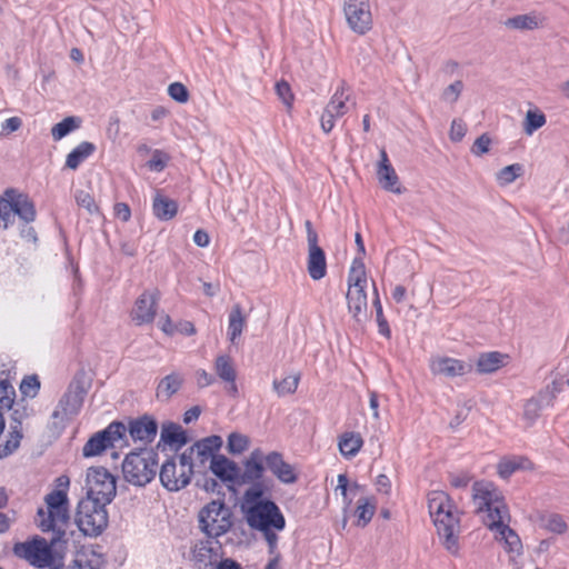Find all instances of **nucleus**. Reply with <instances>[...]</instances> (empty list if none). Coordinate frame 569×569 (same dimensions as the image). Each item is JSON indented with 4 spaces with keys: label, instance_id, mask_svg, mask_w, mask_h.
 I'll return each mask as SVG.
<instances>
[{
    "label": "nucleus",
    "instance_id": "1",
    "mask_svg": "<svg viewBox=\"0 0 569 569\" xmlns=\"http://www.w3.org/2000/svg\"><path fill=\"white\" fill-rule=\"evenodd\" d=\"M47 510L39 508L37 522L43 532L52 531V543L63 540L69 523L68 497L63 490H53L44 498Z\"/></svg>",
    "mask_w": 569,
    "mask_h": 569
},
{
    "label": "nucleus",
    "instance_id": "2",
    "mask_svg": "<svg viewBox=\"0 0 569 569\" xmlns=\"http://www.w3.org/2000/svg\"><path fill=\"white\" fill-rule=\"evenodd\" d=\"M472 499L477 512H487L483 522L487 527L501 519H510L509 510L497 487L489 481H477L472 486Z\"/></svg>",
    "mask_w": 569,
    "mask_h": 569
},
{
    "label": "nucleus",
    "instance_id": "3",
    "mask_svg": "<svg viewBox=\"0 0 569 569\" xmlns=\"http://www.w3.org/2000/svg\"><path fill=\"white\" fill-rule=\"evenodd\" d=\"M366 286L367 276L365 263L361 257H356L348 274V291L346 298L348 310L359 325L366 322L369 318L368 299L365 290Z\"/></svg>",
    "mask_w": 569,
    "mask_h": 569
},
{
    "label": "nucleus",
    "instance_id": "4",
    "mask_svg": "<svg viewBox=\"0 0 569 569\" xmlns=\"http://www.w3.org/2000/svg\"><path fill=\"white\" fill-rule=\"evenodd\" d=\"M157 467L158 453L152 449H141L126 456L122 472L128 482L143 487L156 477Z\"/></svg>",
    "mask_w": 569,
    "mask_h": 569
},
{
    "label": "nucleus",
    "instance_id": "5",
    "mask_svg": "<svg viewBox=\"0 0 569 569\" xmlns=\"http://www.w3.org/2000/svg\"><path fill=\"white\" fill-rule=\"evenodd\" d=\"M109 502L83 498L78 503L76 523L78 528L89 537H98L108 526V512L106 506Z\"/></svg>",
    "mask_w": 569,
    "mask_h": 569
},
{
    "label": "nucleus",
    "instance_id": "6",
    "mask_svg": "<svg viewBox=\"0 0 569 569\" xmlns=\"http://www.w3.org/2000/svg\"><path fill=\"white\" fill-rule=\"evenodd\" d=\"M247 525L258 531L276 529L282 531L286 519L278 505L271 499L250 507H241Z\"/></svg>",
    "mask_w": 569,
    "mask_h": 569
},
{
    "label": "nucleus",
    "instance_id": "7",
    "mask_svg": "<svg viewBox=\"0 0 569 569\" xmlns=\"http://www.w3.org/2000/svg\"><path fill=\"white\" fill-rule=\"evenodd\" d=\"M231 510L222 500H212L199 511V528L208 538H218L232 526Z\"/></svg>",
    "mask_w": 569,
    "mask_h": 569
},
{
    "label": "nucleus",
    "instance_id": "8",
    "mask_svg": "<svg viewBox=\"0 0 569 569\" xmlns=\"http://www.w3.org/2000/svg\"><path fill=\"white\" fill-rule=\"evenodd\" d=\"M123 443H127L126 425L121 421H113L86 442L82 453L84 457H94L109 447H121Z\"/></svg>",
    "mask_w": 569,
    "mask_h": 569
},
{
    "label": "nucleus",
    "instance_id": "9",
    "mask_svg": "<svg viewBox=\"0 0 569 569\" xmlns=\"http://www.w3.org/2000/svg\"><path fill=\"white\" fill-rule=\"evenodd\" d=\"M86 395L87 387L83 376H76L53 410L52 419L62 421L64 418L77 416L83 405Z\"/></svg>",
    "mask_w": 569,
    "mask_h": 569
},
{
    "label": "nucleus",
    "instance_id": "10",
    "mask_svg": "<svg viewBox=\"0 0 569 569\" xmlns=\"http://www.w3.org/2000/svg\"><path fill=\"white\" fill-rule=\"evenodd\" d=\"M86 482V498L111 502L116 497V478L103 467L89 468Z\"/></svg>",
    "mask_w": 569,
    "mask_h": 569
},
{
    "label": "nucleus",
    "instance_id": "11",
    "mask_svg": "<svg viewBox=\"0 0 569 569\" xmlns=\"http://www.w3.org/2000/svg\"><path fill=\"white\" fill-rule=\"evenodd\" d=\"M193 472L190 465H183L180 455L178 458L168 459L161 466L159 477L166 489L178 491L190 483Z\"/></svg>",
    "mask_w": 569,
    "mask_h": 569
},
{
    "label": "nucleus",
    "instance_id": "12",
    "mask_svg": "<svg viewBox=\"0 0 569 569\" xmlns=\"http://www.w3.org/2000/svg\"><path fill=\"white\" fill-rule=\"evenodd\" d=\"M222 447V438L220 436H209L197 441L181 453L183 465H190L194 468H203L208 461L211 462L212 457Z\"/></svg>",
    "mask_w": 569,
    "mask_h": 569
},
{
    "label": "nucleus",
    "instance_id": "13",
    "mask_svg": "<svg viewBox=\"0 0 569 569\" xmlns=\"http://www.w3.org/2000/svg\"><path fill=\"white\" fill-rule=\"evenodd\" d=\"M343 12L348 26L356 33L365 34L372 28L369 0H343Z\"/></svg>",
    "mask_w": 569,
    "mask_h": 569
},
{
    "label": "nucleus",
    "instance_id": "14",
    "mask_svg": "<svg viewBox=\"0 0 569 569\" xmlns=\"http://www.w3.org/2000/svg\"><path fill=\"white\" fill-rule=\"evenodd\" d=\"M56 545L57 543H52V540L49 545L46 539L40 538L17 545L14 551L17 555L27 559L32 566L38 568H46L53 563V553L51 547Z\"/></svg>",
    "mask_w": 569,
    "mask_h": 569
},
{
    "label": "nucleus",
    "instance_id": "15",
    "mask_svg": "<svg viewBox=\"0 0 569 569\" xmlns=\"http://www.w3.org/2000/svg\"><path fill=\"white\" fill-rule=\"evenodd\" d=\"M432 520L446 549L450 552H456L458 550L456 532L459 528V517L455 513L453 509H446L445 513L436 516Z\"/></svg>",
    "mask_w": 569,
    "mask_h": 569
},
{
    "label": "nucleus",
    "instance_id": "16",
    "mask_svg": "<svg viewBox=\"0 0 569 569\" xmlns=\"http://www.w3.org/2000/svg\"><path fill=\"white\" fill-rule=\"evenodd\" d=\"M266 470H268L267 455L260 448H257L244 460L243 471L240 470L239 483L271 480L270 478H264Z\"/></svg>",
    "mask_w": 569,
    "mask_h": 569
},
{
    "label": "nucleus",
    "instance_id": "17",
    "mask_svg": "<svg viewBox=\"0 0 569 569\" xmlns=\"http://www.w3.org/2000/svg\"><path fill=\"white\" fill-rule=\"evenodd\" d=\"M127 432L133 441L150 443L157 436L158 423L151 416L144 415L129 421Z\"/></svg>",
    "mask_w": 569,
    "mask_h": 569
},
{
    "label": "nucleus",
    "instance_id": "18",
    "mask_svg": "<svg viewBox=\"0 0 569 569\" xmlns=\"http://www.w3.org/2000/svg\"><path fill=\"white\" fill-rule=\"evenodd\" d=\"M267 469L284 485H292L298 480L295 467L287 462L279 451L267 453Z\"/></svg>",
    "mask_w": 569,
    "mask_h": 569
},
{
    "label": "nucleus",
    "instance_id": "19",
    "mask_svg": "<svg viewBox=\"0 0 569 569\" xmlns=\"http://www.w3.org/2000/svg\"><path fill=\"white\" fill-rule=\"evenodd\" d=\"M158 299V291L143 292L136 301L131 312L132 320L139 326L152 322L156 316Z\"/></svg>",
    "mask_w": 569,
    "mask_h": 569
},
{
    "label": "nucleus",
    "instance_id": "20",
    "mask_svg": "<svg viewBox=\"0 0 569 569\" xmlns=\"http://www.w3.org/2000/svg\"><path fill=\"white\" fill-rule=\"evenodd\" d=\"M377 177L381 187L393 193H401L402 189L399 184V178L390 163L385 149L380 150V160L377 168Z\"/></svg>",
    "mask_w": 569,
    "mask_h": 569
},
{
    "label": "nucleus",
    "instance_id": "21",
    "mask_svg": "<svg viewBox=\"0 0 569 569\" xmlns=\"http://www.w3.org/2000/svg\"><path fill=\"white\" fill-rule=\"evenodd\" d=\"M212 473L223 482L239 483L240 467L223 455L212 457L210 463Z\"/></svg>",
    "mask_w": 569,
    "mask_h": 569
},
{
    "label": "nucleus",
    "instance_id": "22",
    "mask_svg": "<svg viewBox=\"0 0 569 569\" xmlns=\"http://www.w3.org/2000/svg\"><path fill=\"white\" fill-rule=\"evenodd\" d=\"M431 370L436 375L453 378L469 373L472 370V366L458 359L443 357L437 358L431 362Z\"/></svg>",
    "mask_w": 569,
    "mask_h": 569
},
{
    "label": "nucleus",
    "instance_id": "23",
    "mask_svg": "<svg viewBox=\"0 0 569 569\" xmlns=\"http://www.w3.org/2000/svg\"><path fill=\"white\" fill-rule=\"evenodd\" d=\"M192 560L198 569H206L213 566L218 560V553L212 547V541L199 540L191 550Z\"/></svg>",
    "mask_w": 569,
    "mask_h": 569
},
{
    "label": "nucleus",
    "instance_id": "24",
    "mask_svg": "<svg viewBox=\"0 0 569 569\" xmlns=\"http://www.w3.org/2000/svg\"><path fill=\"white\" fill-rule=\"evenodd\" d=\"M308 272L311 279L320 280L327 273L326 253L322 248L316 244L308 246Z\"/></svg>",
    "mask_w": 569,
    "mask_h": 569
},
{
    "label": "nucleus",
    "instance_id": "25",
    "mask_svg": "<svg viewBox=\"0 0 569 569\" xmlns=\"http://www.w3.org/2000/svg\"><path fill=\"white\" fill-rule=\"evenodd\" d=\"M183 382L184 377L180 372L173 371L164 376L157 386V398L161 401L170 400L181 389Z\"/></svg>",
    "mask_w": 569,
    "mask_h": 569
},
{
    "label": "nucleus",
    "instance_id": "26",
    "mask_svg": "<svg viewBox=\"0 0 569 569\" xmlns=\"http://www.w3.org/2000/svg\"><path fill=\"white\" fill-rule=\"evenodd\" d=\"M251 486L243 493L242 507H250L256 503L264 502L263 496L270 493L273 481L261 480L256 482H249Z\"/></svg>",
    "mask_w": 569,
    "mask_h": 569
},
{
    "label": "nucleus",
    "instance_id": "27",
    "mask_svg": "<svg viewBox=\"0 0 569 569\" xmlns=\"http://www.w3.org/2000/svg\"><path fill=\"white\" fill-rule=\"evenodd\" d=\"M506 520L507 519H501L497 525H491L488 528L496 530L500 538L505 540L506 548L509 552L520 555L522 549L521 540L516 531L505 523Z\"/></svg>",
    "mask_w": 569,
    "mask_h": 569
},
{
    "label": "nucleus",
    "instance_id": "28",
    "mask_svg": "<svg viewBox=\"0 0 569 569\" xmlns=\"http://www.w3.org/2000/svg\"><path fill=\"white\" fill-rule=\"evenodd\" d=\"M13 217L18 216L24 222H32L36 219V208L33 202L24 193L14 189Z\"/></svg>",
    "mask_w": 569,
    "mask_h": 569
},
{
    "label": "nucleus",
    "instance_id": "29",
    "mask_svg": "<svg viewBox=\"0 0 569 569\" xmlns=\"http://www.w3.org/2000/svg\"><path fill=\"white\" fill-rule=\"evenodd\" d=\"M542 19L539 14L531 12L527 14H518L511 18H508L505 21V26L509 29L529 31L535 30L540 27Z\"/></svg>",
    "mask_w": 569,
    "mask_h": 569
},
{
    "label": "nucleus",
    "instance_id": "30",
    "mask_svg": "<svg viewBox=\"0 0 569 569\" xmlns=\"http://www.w3.org/2000/svg\"><path fill=\"white\" fill-rule=\"evenodd\" d=\"M532 468L531 461L526 457H511L501 459L498 463V473L507 479L518 470H529Z\"/></svg>",
    "mask_w": 569,
    "mask_h": 569
},
{
    "label": "nucleus",
    "instance_id": "31",
    "mask_svg": "<svg viewBox=\"0 0 569 569\" xmlns=\"http://www.w3.org/2000/svg\"><path fill=\"white\" fill-rule=\"evenodd\" d=\"M161 440L170 446L177 445V449L188 443V436L180 425L168 422L162 426Z\"/></svg>",
    "mask_w": 569,
    "mask_h": 569
},
{
    "label": "nucleus",
    "instance_id": "32",
    "mask_svg": "<svg viewBox=\"0 0 569 569\" xmlns=\"http://www.w3.org/2000/svg\"><path fill=\"white\" fill-rule=\"evenodd\" d=\"M152 208L154 216L164 221L172 219L178 211L177 202L159 192L153 198Z\"/></svg>",
    "mask_w": 569,
    "mask_h": 569
},
{
    "label": "nucleus",
    "instance_id": "33",
    "mask_svg": "<svg viewBox=\"0 0 569 569\" xmlns=\"http://www.w3.org/2000/svg\"><path fill=\"white\" fill-rule=\"evenodd\" d=\"M506 356L498 352H485L481 353L477 360V372L478 373H492L503 366Z\"/></svg>",
    "mask_w": 569,
    "mask_h": 569
},
{
    "label": "nucleus",
    "instance_id": "34",
    "mask_svg": "<svg viewBox=\"0 0 569 569\" xmlns=\"http://www.w3.org/2000/svg\"><path fill=\"white\" fill-rule=\"evenodd\" d=\"M94 151L96 146L92 142H81L67 156L66 167L71 170H77L79 166L86 159H88Z\"/></svg>",
    "mask_w": 569,
    "mask_h": 569
},
{
    "label": "nucleus",
    "instance_id": "35",
    "mask_svg": "<svg viewBox=\"0 0 569 569\" xmlns=\"http://www.w3.org/2000/svg\"><path fill=\"white\" fill-rule=\"evenodd\" d=\"M428 508L431 518L445 513L446 509L452 510L453 505L450 497L443 491H432L428 496Z\"/></svg>",
    "mask_w": 569,
    "mask_h": 569
},
{
    "label": "nucleus",
    "instance_id": "36",
    "mask_svg": "<svg viewBox=\"0 0 569 569\" xmlns=\"http://www.w3.org/2000/svg\"><path fill=\"white\" fill-rule=\"evenodd\" d=\"M363 445V440L359 433L345 432L339 440V450L347 458L355 457Z\"/></svg>",
    "mask_w": 569,
    "mask_h": 569
},
{
    "label": "nucleus",
    "instance_id": "37",
    "mask_svg": "<svg viewBox=\"0 0 569 569\" xmlns=\"http://www.w3.org/2000/svg\"><path fill=\"white\" fill-rule=\"evenodd\" d=\"M214 371L217 376L224 382H234L237 372L232 360L227 355H220L214 361Z\"/></svg>",
    "mask_w": 569,
    "mask_h": 569
},
{
    "label": "nucleus",
    "instance_id": "38",
    "mask_svg": "<svg viewBox=\"0 0 569 569\" xmlns=\"http://www.w3.org/2000/svg\"><path fill=\"white\" fill-rule=\"evenodd\" d=\"M349 94L345 91V88H338L337 91L331 97L330 101L326 106L328 110H330L338 118L342 117L349 111Z\"/></svg>",
    "mask_w": 569,
    "mask_h": 569
},
{
    "label": "nucleus",
    "instance_id": "39",
    "mask_svg": "<svg viewBox=\"0 0 569 569\" xmlns=\"http://www.w3.org/2000/svg\"><path fill=\"white\" fill-rule=\"evenodd\" d=\"M13 196L14 189L9 188L4 191L3 196L0 197V221L4 229L13 221Z\"/></svg>",
    "mask_w": 569,
    "mask_h": 569
},
{
    "label": "nucleus",
    "instance_id": "40",
    "mask_svg": "<svg viewBox=\"0 0 569 569\" xmlns=\"http://www.w3.org/2000/svg\"><path fill=\"white\" fill-rule=\"evenodd\" d=\"M244 323L246 320L242 316L241 308L237 305L229 313L228 336L232 343H234L236 339L242 333Z\"/></svg>",
    "mask_w": 569,
    "mask_h": 569
},
{
    "label": "nucleus",
    "instance_id": "41",
    "mask_svg": "<svg viewBox=\"0 0 569 569\" xmlns=\"http://www.w3.org/2000/svg\"><path fill=\"white\" fill-rule=\"evenodd\" d=\"M81 126V119L78 117H67L62 121L54 124L51 129V134L54 141H59L68 136L73 130Z\"/></svg>",
    "mask_w": 569,
    "mask_h": 569
},
{
    "label": "nucleus",
    "instance_id": "42",
    "mask_svg": "<svg viewBox=\"0 0 569 569\" xmlns=\"http://www.w3.org/2000/svg\"><path fill=\"white\" fill-rule=\"evenodd\" d=\"M553 397L555 396H551L549 398L539 396L538 398H532L528 400L525 405L523 410L525 419L532 423L539 417L540 410L543 407V401L546 400V405H551Z\"/></svg>",
    "mask_w": 569,
    "mask_h": 569
},
{
    "label": "nucleus",
    "instance_id": "43",
    "mask_svg": "<svg viewBox=\"0 0 569 569\" xmlns=\"http://www.w3.org/2000/svg\"><path fill=\"white\" fill-rule=\"evenodd\" d=\"M546 116L539 110H528L523 122V131L531 136L536 130L546 124Z\"/></svg>",
    "mask_w": 569,
    "mask_h": 569
},
{
    "label": "nucleus",
    "instance_id": "44",
    "mask_svg": "<svg viewBox=\"0 0 569 569\" xmlns=\"http://www.w3.org/2000/svg\"><path fill=\"white\" fill-rule=\"evenodd\" d=\"M22 427L20 426H10V431L8 439L2 448H0V457H6L11 455L16 449L19 448L20 441L22 439Z\"/></svg>",
    "mask_w": 569,
    "mask_h": 569
},
{
    "label": "nucleus",
    "instance_id": "45",
    "mask_svg": "<svg viewBox=\"0 0 569 569\" xmlns=\"http://www.w3.org/2000/svg\"><path fill=\"white\" fill-rule=\"evenodd\" d=\"M249 438L242 433L232 432L228 437L227 449L231 455H240L249 447Z\"/></svg>",
    "mask_w": 569,
    "mask_h": 569
},
{
    "label": "nucleus",
    "instance_id": "46",
    "mask_svg": "<svg viewBox=\"0 0 569 569\" xmlns=\"http://www.w3.org/2000/svg\"><path fill=\"white\" fill-rule=\"evenodd\" d=\"M373 513L375 506L369 503L368 499L361 498L358 500L356 516L358 518L357 525L359 527H365L372 519Z\"/></svg>",
    "mask_w": 569,
    "mask_h": 569
},
{
    "label": "nucleus",
    "instance_id": "47",
    "mask_svg": "<svg viewBox=\"0 0 569 569\" xmlns=\"http://www.w3.org/2000/svg\"><path fill=\"white\" fill-rule=\"evenodd\" d=\"M523 172V167L520 163H513L502 168L497 173V179L500 184H509L513 182Z\"/></svg>",
    "mask_w": 569,
    "mask_h": 569
},
{
    "label": "nucleus",
    "instance_id": "48",
    "mask_svg": "<svg viewBox=\"0 0 569 569\" xmlns=\"http://www.w3.org/2000/svg\"><path fill=\"white\" fill-rule=\"evenodd\" d=\"M16 398V390L8 380L0 381V410L12 409Z\"/></svg>",
    "mask_w": 569,
    "mask_h": 569
},
{
    "label": "nucleus",
    "instance_id": "49",
    "mask_svg": "<svg viewBox=\"0 0 569 569\" xmlns=\"http://www.w3.org/2000/svg\"><path fill=\"white\" fill-rule=\"evenodd\" d=\"M299 380V376H288L283 378L281 381L274 380L273 388L279 396L290 395L297 390Z\"/></svg>",
    "mask_w": 569,
    "mask_h": 569
},
{
    "label": "nucleus",
    "instance_id": "50",
    "mask_svg": "<svg viewBox=\"0 0 569 569\" xmlns=\"http://www.w3.org/2000/svg\"><path fill=\"white\" fill-rule=\"evenodd\" d=\"M373 288H375V293H376V298L373 299V307L376 309V316H377V322H378V327H379V332L389 338L390 337V328L388 326V321L386 320L385 316H383V310H382V306H381V302H380V299H379V295H378V291H377V288H376V284L373 283Z\"/></svg>",
    "mask_w": 569,
    "mask_h": 569
},
{
    "label": "nucleus",
    "instance_id": "51",
    "mask_svg": "<svg viewBox=\"0 0 569 569\" xmlns=\"http://www.w3.org/2000/svg\"><path fill=\"white\" fill-rule=\"evenodd\" d=\"M76 202L79 207L86 209L88 211L89 214H98L99 213V208L93 199V197L83 191V190H78L76 192Z\"/></svg>",
    "mask_w": 569,
    "mask_h": 569
},
{
    "label": "nucleus",
    "instance_id": "52",
    "mask_svg": "<svg viewBox=\"0 0 569 569\" xmlns=\"http://www.w3.org/2000/svg\"><path fill=\"white\" fill-rule=\"evenodd\" d=\"M545 528L553 533L562 535L567 531L568 526L558 513H551L545 518Z\"/></svg>",
    "mask_w": 569,
    "mask_h": 569
},
{
    "label": "nucleus",
    "instance_id": "53",
    "mask_svg": "<svg viewBox=\"0 0 569 569\" xmlns=\"http://www.w3.org/2000/svg\"><path fill=\"white\" fill-rule=\"evenodd\" d=\"M40 389V381L37 376L23 378L20 385V391L23 396L34 398Z\"/></svg>",
    "mask_w": 569,
    "mask_h": 569
},
{
    "label": "nucleus",
    "instance_id": "54",
    "mask_svg": "<svg viewBox=\"0 0 569 569\" xmlns=\"http://www.w3.org/2000/svg\"><path fill=\"white\" fill-rule=\"evenodd\" d=\"M169 156L167 153L161 150H154L147 166L150 170L160 172L166 168Z\"/></svg>",
    "mask_w": 569,
    "mask_h": 569
},
{
    "label": "nucleus",
    "instance_id": "55",
    "mask_svg": "<svg viewBox=\"0 0 569 569\" xmlns=\"http://www.w3.org/2000/svg\"><path fill=\"white\" fill-rule=\"evenodd\" d=\"M12 413H11V421L10 426H20L22 427L23 420L28 419L32 415V409L28 408L27 406H20L12 407Z\"/></svg>",
    "mask_w": 569,
    "mask_h": 569
},
{
    "label": "nucleus",
    "instance_id": "56",
    "mask_svg": "<svg viewBox=\"0 0 569 569\" xmlns=\"http://www.w3.org/2000/svg\"><path fill=\"white\" fill-rule=\"evenodd\" d=\"M168 93L169 96L180 102V103H184L188 101L189 99V92H188V89L186 88L184 84L180 83V82H173L169 86L168 88Z\"/></svg>",
    "mask_w": 569,
    "mask_h": 569
},
{
    "label": "nucleus",
    "instance_id": "57",
    "mask_svg": "<svg viewBox=\"0 0 569 569\" xmlns=\"http://www.w3.org/2000/svg\"><path fill=\"white\" fill-rule=\"evenodd\" d=\"M463 89V83L461 80H457L453 83L449 84L443 93L442 99L450 102H456Z\"/></svg>",
    "mask_w": 569,
    "mask_h": 569
},
{
    "label": "nucleus",
    "instance_id": "58",
    "mask_svg": "<svg viewBox=\"0 0 569 569\" xmlns=\"http://www.w3.org/2000/svg\"><path fill=\"white\" fill-rule=\"evenodd\" d=\"M490 143H491V139L489 138V136L487 133H483L479 138L476 139V141L471 148V152L475 156L480 157L489 151Z\"/></svg>",
    "mask_w": 569,
    "mask_h": 569
},
{
    "label": "nucleus",
    "instance_id": "59",
    "mask_svg": "<svg viewBox=\"0 0 569 569\" xmlns=\"http://www.w3.org/2000/svg\"><path fill=\"white\" fill-rule=\"evenodd\" d=\"M276 92L287 107H291L293 96L291 93V89H290V86L288 82H286V81L277 82Z\"/></svg>",
    "mask_w": 569,
    "mask_h": 569
},
{
    "label": "nucleus",
    "instance_id": "60",
    "mask_svg": "<svg viewBox=\"0 0 569 569\" xmlns=\"http://www.w3.org/2000/svg\"><path fill=\"white\" fill-rule=\"evenodd\" d=\"M337 119L338 117L336 114H333L330 110L325 108L320 119L321 129L323 130L325 133H329L332 131Z\"/></svg>",
    "mask_w": 569,
    "mask_h": 569
},
{
    "label": "nucleus",
    "instance_id": "61",
    "mask_svg": "<svg viewBox=\"0 0 569 569\" xmlns=\"http://www.w3.org/2000/svg\"><path fill=\"white\" fill-rule=\"evenodd\" d=\"M471 480V476L467 472L450 473L449 481L455 488H465Z\"/></svg>",
    "mask_w": 569,
    "mask_h": 569
},
{
    "label": "nucleus",
    "instance_id": "62",
    "mask_svg": "<svg viewBox=\"0 0 569 569\" xmlns=\"http://www.w3.org/2000/svg\"><path fill=\"white\" fill-rule=\"evenodd\" d=\"M196 379L199 388L211 386L216 381V378L204 369L196 371Z\"/></svg>",
    "mask_w": 569,
    "mask_h": 569
},
{
    "label": "nucleus",
    "instance_id": "63",
    "mask_svg": "<svg viewBox=\"0 0 569 569\" xmlns=\"http://www.w3.org/2000/svg\"><path fill=\"white\" fill-rule=\"evenodd\" d=\"M466 134V126L459 121L453 120L450 128V138L452 141H460Z\"/></svg>",
    "mask_w": 569,
    "mask_h": 569
},
{
    "label": "nucleus",
    "instance_id": "64",
    "mask_svg": "<svg viewBox=\"0 0 569 569\" xmlns=\"http://www.w3.org/2000/svg\"><path fill=\"white\" fill-rule=\"evenodd\" d=\"M114 214L120 220L127 222L130 219V217H131V210H130V208H129V206L127 203L118 202L114 206Z\"/></svg>",
    "mask_w": 569,
    "mask_h": 569
}]
</instances>
